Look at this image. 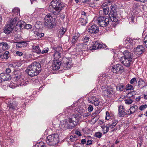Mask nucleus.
<instances>
[{
    "label": "nucleus",
    "mask_w": 147,
    "mask_h": 147,
    "mask_svg": "<svg viewBox=\"0 0 147 147\" xmlns=\"http://www.w3.org/2000/svg\"><path fill=\"white\" fill-rule=\"evenodd\" d=\"M126 89L127 90H131L133 89L134 88L132 85L128 84L127 85Z\"/></svg>",
    "instance_id": "43"
},
{
    "label": "nucleus",
    "mask_w": 147,
    "mask_h": 147,
    "mask_svg": "<svg viewBox=\"0 0 147 147\" xmlns=\"http://www.w3.org/2000/svg\"><path fill=\"white\" fill-rule=\"evenodd\" d=\"M61 63V62L59 60H54L50 68L53 70H57L60 68Z\"/></svg>",
    "instance_id": "8"
},
{
    "label": "nucleus",
    "mask_w": 147,
    "mask_h": 147,
    "mask_svg": "<svg viewBox=\"0 0 147 147\" xmlns=\"http://www.w3.org/2000/svg\"><path fill=\"white\" fill-rule=\"evenodd\" d=\"M132 60V59L122 57L121 58L120 61L125 66L128 67L130 66Z\"/></svg>",
    "instance_id": "10"
},
{
    "label": "nucleus",
    "mask_w": 147,
    "mask_h": 147,
    "mask_svg": "<svg viewBox=\"0 0 147 147\" xmlns=\"http://www.w3.org/2000/svg\"><path fill=\"white\" fill-rule=\"evenodd\" d=\"M35 34L37 36L38 38H40L44 35V34L42 33L36 32Z\"/></svg>",
    "instance_id": "38"
},
{
    "label": "nucleus",
    "mask_w": 147,
    "mask_h": 147,
    "mask_svg": "<svg viewBox=\"0 0 147 147\" xmlns=\"http://www.w3.org/2000/svg\"><path fill=\"white\" fill-rule=\"evenodd\" d=\"M41 70L40 64L38 62H34L28 67L26 71L29 76L33 77L38 74Z\"/></svg>",
    "instance_id": "1"
},
{
    "label": "nucleus",
    "mask_w": 147,
    "mask_h": 147,
    "mask_svg": "<svg viewBox=\"0 0 147 147\" xmlns=\"http://www.w3.org/2000/svg\"><path fill=\"white\" fill-rule=\"evenodd\" d=\"M118 121L117 120H114L113 121V123L111 124L112 126L115 127L118 123Z\"/></svg>",
    "instance_id": "50"
},
{
    "label": "nucleus",
    "mask_w": 147,
    "mask_h": 147,
    "mask_svg": "<svg viewBox=\"0 0 147 147\" xmlns=\"http://www.w3.org/2000/svg\"><path fill=\"white\" fill-rule=\"evenodd\" d=\"M117 90L118 91H122L124 89V85L122 84H118L116 87Z\"/></svg>",
    "instance_id": "33"
},
{
    "label": "nucleus",
    "mask_w": 147,
    "mask_h": 147,
    "mask_svg": "<svg viewBox=\"0 0 147 147\" xmlns=\"http://www.w3.org/2000/svg\"><path fill=\"white\" fill-rule=\"evenodd\" d=\"M92 141L91 140H88L86 144L87 145H90L92 144Z\"/></svg>",
    "instance_id": "63"
},
{
    "label": "nucleus",
    "mask_w": 147,
    "mask_h": 147,
    "mask_svg": "<svg viewBox=\"0 0 147 147\" xmlns=\"http://www.w3.org/2000/svg\"><path fill=\"white\" fill-rule=\"evenodd\" d=\"M103 9L104 14L107 15L108 14L109 11V8L107 6L105 7H104L103 8Z\"/></svg>",
    "instance_id": "34"
},
{
    "label": "nucleus",
    "mask_w": 147,
    "mask_h": 147,
    "mask_svg": "<svg viewBox=\"0 0 147 147\" xmlns=\"http://www.w3.org/2000/svg\"><path fill=\"white\" fill-rule=\"evenodd\" d=\"M55 52V53L53 54V57L55 59V60H58L61 57V53Z\"/></svg>",
    "instance_id": "24"
},
{
    "label": "nucleus",
    "mask_w": 147,
    "mask_h": 147,
    "mask_svg": "<svg viewBox=\"0 0 147 147\" xmlns=\"http://www.w3.org/2000/svg\"><path fill=\"white\" fill-rule=\"evenodd\" d=\"M88 109L89 112H91L93 111V108L91 105H90L88 107Z\"/></svg>",
    "instance_id": "47"
},
{
    "label": "nucleus",
    "mask_w": 147,
    "mask_h": 147,
    "mask_svg": "<svg viewBox=\"0 0 147 147\" xmlns=\"http://www.w3.org/2000/svg\"><path fill=\"white\" fill-rule=\"evenodd\" d=\"M109 130V129L108 127H107V125L106 127H104V128H103L104 133L106 134L107 133Z\"/></svg>",
    "instance_id": "46"
},
{
    "label": "nucleus",
    "mask_w": 147,
    "mask_h": 147,
    "mask_svg": "<svg viewBox=\"0 0 147 147\" xmlns=\"http://www.w3.org/2000/svg\"><path fill=\"white\" fill-rule=\"evenodd\" d=\"M25 25V22L23 21H20L18 22L16 25L17 26H18L19 28H23Z\"/></svg>",
    "instance_id": "32"
},
{
    "label": "nucleus",
    "mask_w": 147,
    "mask_h": 147,
    "mask_svg": "<svg viewBox=\"0 0 147 147\" xmlns=\"http://www.w3.org/2000/svg\"><path fill=\"white\" fill-rule=\"evenodd\" d=\"M79 36L78 34L77 36H73L72 40V43H75L76 41H77L78 38Z\"/></svg>",
    "instance_id": "36"
},
{
    "label": "nucleus",
    "mask_w": 147,
    "mask_h": 147,
    "mask_svg": "<svg viewBox=\"0 0 147 147\" xmlns=\"http://www.w3.org/2000/svg\"><path fill=\"white\" fill-rule=\"evenodd\" d=\"M86 19H84L83 18H81L79 19L78 23L82 25H85L87 23Z\"/></svg>",
    "instance_id": "25"
},
{
    "label": "nucleus",
    "mask_w": 147,
    "mask_h": 147,
    "mask_svg": "<svg viewBox=\"0 0 147 147\" xmlns=\"http://www.w3.org/2000/svg\"><path fill=\"white\" fill-rule=\"evenodd\" d=\"M127 41L130 44H131V45H132V43L133 42V41L131 39L129 38H127Z\"/></svg>",
    "instance_id": "53"
},
{
    "label": "nucleus",
    "mask_w": 147,
    "mask_h": 147,
    "mask_svg": "<svg viewBox=\"0 0 147 147\" xmlns=\"http://www.w3.org/2000/svg\"><path fill=\"white\" fill-rule=\"evenodd\" d=\"M62 65L65 69H70L72 65L71 59L70 58H64L63 59Z\"/></svg>",
    "instance_id": "6"
},
{
    "label": "nucleus",
    "mask_w": 147,
    "mask_h": 147,
    "mask_svg": "<svg viewBox=\"0 0 147 147\" xmlns=\"http://www.w3.org/2000/svg\"><path fill=\"white\" fill-rule=\"evenodd\" d=\"M23 76L19 75L16 76L15 77V80L18 82L17 83L18 85L21 86H25L27 83H25L23 80Z\"/></svg>",
    "instance_id": "11"
},
{
    "label": "nucleus",
    "mask_w": 147,
    "mask_h": 147,
    "mask_svg": "<svg viewBox=\"0 0 147 147\" xmlns=\"http://www.w3.org/2000/svg\"><path fill=\"white\" fill-rule=\"evenodd\" d=\"M53 49L55 52H57L62 53L63 50L62 48V47L60 46H58L56 47H54Z\"/></svg>",
    "instance_id": "30"
},
{
    "label": "nucleus",
    "mask_w": 147,
    "mask_h": 147,
    "mask_svg": "<svg viewBox=\"0 0 147 147\" xmlns=\"http://www.w3.org/2000/svg\"><path fill=\"white\" fill-rule=\"evenodd\" d=\"M32 28L31 25L29 24H25V25H24V28L26 29H29Z\"/></svg>",
    "instance_id": "45"
},
{
    "label": "nucleus",
    "mask_w": 147,
    "mask_h": 147,
    "mask_svg": "<svg viewBox=\"0 0 147 147\" xmlns=\"http://www.w3.org/2000/svg\"><path fill=\"white\" fill-rule=\"evenodd\" d=\"M51 15L50 14H48L45 16L44 18V20H47L51 21Z\"/></svg>",
    "instance_id": "40"
},
{
    "label": "nucleus",
    "mask_w": 147,
    "mask_h": 147,
    "mask_svg": "<svg viewBox=\"0 0 147 147\" xmlns=\"http://www.w3.org/2000/svg\"><path fill=\"white\" fill-rule=\"evenodd\" d=\"M11 71V70L9 68H7L6 69V74H9V73H10Z\"/></svg>",
    "instance_id": "64"
},
{
    "label": "nucleus",
    "mask_w": 147,
    "mask_h": 147,
    "mask_svg": "<svg viewBox=\"0 0 147 147\" xmlns=\"http://www.w3.org/2000/svg\"><path fill=\"white\" fill-rule=\"evenodd\" d=\"M116 14H111V16L109 17L111 20L113 22L116 23L118 21V18L116 17Z\"/></svg>",
    "instance_id": "23"
},
{
    "label": "nucleus",
    "mask_w": 147,
    "mask_h": 147,
    "mask_svg": "<svg viewBox=\"0 0 147 147\" xmlns=\"http://www.w3.org/2000/svg\"><path fill=\"white\" fill-rule=\"evenodd\" d=\"M44 24L47 28H52L55 27V23L52 22L51 21L44 20Z\"/></svg>",
    "instance_id": "16"
},
{
    "label": "nucleus",
    "mask_w": 147,
    "mask_h": 147,
    "mask_svg": "<svg viewBox=\"0 0 147 147\" xmlns=\"http://www.w3.org/2000/svg\"><path fill=\"white\" fill-rule=\"evenodd\" d=\"M138 107L137 105H134L131 107L129 109V111H128L127 114L129 115L134 113L138 110Z\"/></svg>",
    "instance_id": "19"
},
{
    "label": "nucleus",
    "mask_w": 147,
    "mask_h": 147,
    "mask_svg": "<svg viewBox=\"0 0 147 147\" xmlns=\"http://www.w3.org/2000/svg\"><path fill=\"white\" fill-rule=\"evenodd\" d=\"M17 55L19 56H22L23 55V53L21 52L17 51L16 52Z\"/></svg>",
    "instance_id": "55"
},
{
    "label": "nucleus",
    "mask_w": 147,
    "mask_h": 147,
    "mask_svg": "<svg viewBox=\"0 0 147 147\" xmlns=\"http://www.w3.org/2000/svg\"><path fill=\"white\" fill-rule=\"evenodd\" d=\"M117 6L115 5H112L111 7V13L113 12L112 14H116V8Z\"/></svg>",
    "instance_id": "27"
},
{
    "label": "nucleus",
    "mask_w": 147,
    "mask_h": 147,
    "mask_svg": "<svg viewBox=\"0 0 147 147\" xmlns=\"http://www.w3.org/2000/svg\"><path fill=\"white\" fill-rule=\"evenodd\" d=\"M63 6V3L59 0H53L50 3L49 10V11L54 14L56 13V12L54 11L55 10L57 11V13L58 14Z\"/></svg>",
    "instance_id": "2"
},
{
    "label": "nucleus",
    "mask_w": 147,
    "mask_h": 147,
    "mask_svg": "<svg viewBox=\"0 0 147 147\" xmlns=\"http://www.w3.org/2000/svg\"><path fill=\"white\" fill-rule=\"evenodd\" d=\"M98 23L101 26L105 27L108 26L109 23V18L107 17L100 16L97 19Z\"/></svg>",
    "instance_id": "5"
},
{
    "label": "nucleus",
    "mask_w": 147,
    "mask_h": 147,
    "mask_svg": "<svg viewBox=\"0 0 147 147\" xmlns=\"http://www.w3.org/2000/svg\"><path fill=\"white\" fill-rule=\"evenodd\" d=\"M99 31V28L98 26L96 24H94L91 26L89 29V32L91 34H96Z\"/></svg>",
    "instance_id": "12"
},
{
    "label": "nucleus",
    "mask_w": 147,
    "mask_h": 147,
    "mask_svg": "<svg viewBox=\"0 0 147 147\" xmlns=\"http://www.w3.org/2000/svg\"><path fill=\"white\" fill-rule=\"evenodd\" d=\"M86 142V140L85 139H82L81 141V142L82 144H84Z\"/></svg>",
    "instance_id": "62"
},
{
    "label": "nucleus",
    "mask_w": 147,
    "mask_h": 147,
    "mask_svg": "<svg viewBox=\"0 0 147 147\" xmlns=\"http://www.w3.org/2000/svg\"><path fill=\"white\" fill-rule=\"evenodd\" d=\"M90 113L89 112L83 114V116L84 117H87L88 116H89L90 115Z\"/></svg>",
    "instance_id": "51"
},
{
    "label": "nucleus",
    "mask_w": 147,
    "mask_h": 147,
    "mask_svg": "<svg viewBox=\"0 0 147 147\" xmlns=\"http://www.w3.org/2000/svg\"><path fill=\"white\" fill-rule=\"evenodd\" d=\"M100 103L99 100H97V101L93 103V104H94L96 106H98Z\"/></svg>",
    "instance_id": "59"
},
{
    "label": "nucleus",
    "mask_w": 147,
    "mask_h": 147,
    "mask_svg": "<svg viewBox=\"0 0 147 147\" xmlns=\"http://www.w3.org/2000/svg\"><path fill=\"white\" fill-rule=\"evenodd\" d=\"M18 19L17 18H14L13 19H12L11 20L10 22H9L8 23L11 26L12 25L14 27V25L16 24Z\"/></svg>",
    "instance_id": "31"
},
{
    "label": "nucleus",
    "mask_w": 147,
    "mask_h": 147,
    "mask_svg": "<svg viewBox=\"0 0 147 147\" xmlns=\"http://www.w3.org/2000/svg\"><path fill=\"white\" fill-rule=\"evenodd\" d=\"M9 53L8 51H6L4 53L0 54V58L1 59H7L9 57Z\"/></svg>",
    "instance_id": "21"
},
{
    "label": "nucleus",
    "mask_w": 147,
    "mask_h": 147,
    "mask_svg": "<svg viewBox=\"0 0 147 147\" xmlns=\"http://www.w3.org/2000/svg\"><path fill=\"white\" fill-rule=\"evenodd\" d=\"M106 120H109L110 119L109 114L108 111L106 112V116L105 117Z\"/></svg>",
    "instance_id": "48"
},
{
    "label": "nucleus",
    "mask_w": 147,
    "mask_h": 147,
    "mask_svg": "<svg viewBox=\"0 0 147 147\" xmlns=\"http://www.w3.org/2000/svg\"><path fill=\"white\" fill-rule=\"evenodd\" d=\"M71 121V123L73 127L76 125L79 121L78 117L77 114H74L71 116V118L68 120Z\"/></svg>",
    "instance_id": "9"
},
{
    "label": "nucleus",
    "mask_w": 147,
    "mask_h": 147,
    "mask_svg": "<svg viewBox=\"0 0 147 147\" xmlns=\"http://www.w3.org/2000/svg\"><path fill=\"white\" fill-rule=\"evenodd\" d=\"M49 51V49L47 48V49H44L43 50H42L41 52L43 54L44 53H47Z\"/></svg>",
    "instance_id": "52"
},
{
    "label": "nucleus",
    "mask_w": 147,
    "mask_h": 147,
    "mask_svg": "<svg viewBox=\"0 0 147 147\" xmlns=\"http://www.w3.org/2000/svg\"><path fill=\"white\" fill-rule=\"evenodd\" d=\"M59 142V135L57 134H54L48 136L46 142L50 146H54Z\"/></svg>",
    "instance_id": "3"
},
{
    "label": "nucleus",
    "mask_w": 147,
    "mask_h": 147,
    "mask_svg": "<svg viewBox=\"0 0 147 147\" xmlns=\"http://www.w3.org/2000/svg\"><path fill=\"white\" fill-rule=\"evenodd\" d=\"M71 121L65 119L60 122L59 127L61 130H64L66 129H72L73 127L71 123Z\"/></svg>",
    "instance_id": "4"
},
{
    "label": "nucleus",
    "mask_w": 147,
    "mask_h": 147,
    "mask_svg": "<svg viewBox=\"0 0 147 147\" xmlns=\"http://www.w3.org/2000/svg\"><path fill=\"white\" fill-rule=\"evenodd\" d=\"M136 91L133 90L129 92L127 94V97L129 98H131L136 94Z\"/></svg>",
    "instance_id": "29"
},
{
    "label": "nucleus",
    "mask_w": 147,
    "mask_h": 147,
    "mask_svg": "<svg viewBox=\"0 0 147 147\" xmlns=\"http://www.w3.org/2000/svg\"><path fill=\"white\" fill-rule=\"evenodd\" d=\"M89 37L88 36H86L83 38L82 40L84 42H87L89 41Z\"/></svg>",
    "instance_id": "42"
},
{
    "label": "nucleus",
    "mask_w": 147,
    "mask_h": 147,
    "mask_svg": "<svg viewBox=\"0 0 147 147\" xmlns=\"http://www.w3.org/2000/svg\"><path fill=\"white\" fill-rule=\"evenodd\" d=\"M123 71V67L119 64H117L113 66V71L114 73L121 74Z\"/></svg>",
    "instance_id": "7"
},
{
    "label": "nucleus",
    "mask_w": 147,
    "mask_h": 147,
    "mask_svg": "<svg viewBox=\"0 0 147 147\" xmlns=\"http://www.w3.org/2000/svg\"><path fill=\"white\" fill-rule=\"evenodd\" d=\"M113 88H111L108 87L107 89V90L105 92L104 94L106 96L109 95L113 94Z\"/></svg>",
    "instance_id": "22"
},
{
    "label": "nucleus",
    "mask_w": 147,
    "mask_h": 147,
    "mask_svg": "<svg viewBox=\"0 0 147 147\" xmlns=\"http://www.w3.org/2000/svg\"><path fill=\"white\" fill-rule=\"evenodd\" d=\"M16 43H17L16 45V47L18 48L24 47H26L27 45L26 42L24 41L17 42Z\"/></svg>",
    "instance_id": "20"
},
{
    "label": "nucleus",
    "mask_w": 147,
    "mask_h": 147,
    "mask_svg": "<svg viewBox=\"0 0 147 147\" xmlns=\"http://www.w3.org/2000/svg\"><path fill=\"white\" fill-rule=\"evenodd\" d=\"M84 2L87 3H90L91 4H93L92 0H85Z\"/></svg>",
    "instance_id": "56"
},
{
    "label": "nucleus",
    "mask_w": 147,
    "mask_h": 147,
    "mask_svg": "<svg viewBox=\"0 0 147 147\" xmlns=\"http://www.w3.org/2000/svg\"><path fill=\"white\" fill-rule=\"evenodd\" d=\"M107 88L108 87H106V86H102V91L104 92V94L105 93V92L107 90Z\"/></svg>",
    "instance_id": "49"
},
{
    "label": "nucleus",
    "mask_w": 147,
    "mask_h": 147,
    "mask_svg": "<svg viewBox=\"0 0 147 147\" xmlns=\"http://www.w3.org/2000/svg\"><path fill=\"white\" fill-rule=\"evenodd\" d=\"M147 107V105L146 104L141 105L139 107V109L141 111L144 110L145 108Z\"/></svg>",
    "instance_id": "44"
},
{
    "label": "nucleus",
    "mask_w": 147,
    "mask_h": 147,
    "mask_svg": "<svg viewBox=\"0 0 147 147\" xmlns=\"http://www.w3.org/2000/svg\"><path fill=\"white\" fill-rule=\"evenodd\" d=\"M13 28V26H11L8 23L5 26L4 32L6 34H9L11 32Z\"/></svg>",
    "instance_id": "13"
},
{
    "label": "nucleus",
    "mask_w": 147,
    "mask_h": 147,
    "mask_svg": "<svg viewBox=\"0 0 147 147\" xmlns=\"http://www.w3.org/2000/svg\"><path fill=\"white\" fill-rule=\"evenodd\" d=\"M144 48L142 45L138 46L134 51L136 54L140 55L143 53L144 52Z\"/></svg>",
    "instance_id": "15"
},
{
    "label": "nucleus",
    "mask_w": 147,
    "mask_h": 147,
    "mask_svg": "<svg viewBox=\"0 0 147 147\" xmlns=\"http://www.w3.org/2000/svg\"><path fill=\"white\" fill-rule=\"evenodd\" d=\"M107 125V127H108L109 129V128L112 129L114 127V126H112V125L110 123H108Z\"/></svg>",
    "instance_id": "60"
},
{
    "label": "nucleus",
    "mask_w": 147,
    "mask_h": 147,
    "mask_svg": "<svg viewBox=\"0 0 147 147\" xmlns=\"http://www.w3.org/2000/svg\"><path fill=\"white\" fill-rule=\"evenodd\" d=\"M75 134H76L79 136H81V134L80 132L78 131H77V130L75 132Z\"/></svg>",
    "instance_id": "58"
},
{
    "label": "nucleus",
    "mask_w": 147,
    "mask_h": 147,
    "mask_svg": "<svg viewBox=\"0 0 147 147\" xmlns=\"http://www.w3.org/2000/svg\"><path fill=\"white\" fill-rule=\"evenodd\" d=\"M1 48L3 51L8 49V47L7 43V42H2Z\"/></svg>",
    "instance_id": "28"
},
{
    "label": "nucleus",
    "mask_w": 147,
    "mask_h": 147,
    "mask_svg": "<svg viewBox=\"0 0 147 147\" xmlns=\"http://www.w3.org/2000/svg\"><path fill=\"white\" fill-rule=\"evenodd\" d=\"M98 42H96L92 46V49L93 50H96L98 49Z\"/></svg>",
    "instance_id": "37"
},
{
    "label": "nucleus",
    "mask_w": 147,
    "mask_h": 147,
    "mask_svg": "<svg viewBox=\"0 0 147 147\" xmlns=\"http://www.w3.org/2000/svg\"><path fill=\"white\" fill-rule=\"evenodd\" d=\"M11 79V77L9 74H5L3 73H2L0 74V80H1L2 81L9 80Z\"/></svg>",
    "instance_id": "14"
},
{
    "label": "nucleus",
    "mask_w": 147,
    "mask_h": 147,
    "mask_svg": "<svg viewBox=\"0 0 147 147\" xmlns=\"http://www.w3.org/2000/svg\"><path fill=\"white\" fill-rule=\"evenodd\" d=\"M123 54L124 55V56H123L124 57L132 59L133 58V54L127 50L124 51L123 52Z\"/></svg>",
    "instance_id": "17"
},
{
    "label": "nucleus",
    "mask_w": 147,
    "mask_h": 147,
    "mask_svg": "<svg viewBox=\"0 0 147 147\" xmlns=\"http://www.w3.org/2000/svg\"><path fill=\"white\" fill-rule=\"evenodd\" d=\"M136 79L135 78H133L132 79L130 80V83L131 84H133L135 81L136 80Z\"/></svg>",
    "instance_id": "57"
},
{
    "label": "nucleus",
    "mask_w": 147,
    "mask_h": 147,
    "mask_svg": "<svg viewBox=\"0 0 147 147\" xmlns=\"http://www.w3.org/2000/svg\"><path fill=\"white\" fill-rule=\"evenodd\" d=\"M70 139L71 140V142H73L75 140V138H74L72 136H70Z\"/></svg>",
    "instance_id": "61"
},
{
    "label": "nucleus",
    "mask_w": 147,
    "mask_h": 147,
    "mask_svg": "<svg viewBox=\"0 0 147 147\" xmlns=\"http://www.w3.org/2000/svg\"><path fill=\"white\" fill-rule=\"evenodd\" d=\"M102 136V134L100 132H96L94 134V136L98 138H100Z\"/></svg>",
    "instance_id": "41"
},
{
    "label": "nucleus",
    "mask_w": 147,
    "mask_h": 147,
    "mask_svg": "<svg viewBox=\"0 0 147 147\" xmlns=\"http://www.w3.org/2000/svg\"><path fill=\"white\" fill-rule=\"evenodd\" d=\"M134 99H132L131 98H129L125 100V101L126 104L128 105L131 104L133 101Z\"/></svg>",
    "instance_id": "35"
},
{
    "label": "nucleus",
    "mask_w": 147,
    "mask_h": 147,
    "mask_svg": "<svg viewBox=\"0 0 147 147\" xmlns=\"http://www.w3.org/2000/svg\"><path fill=\"white\" fill-rule=\"evenodd\" d=\"M127 113L124 111V109L123 108V106L122 105H120L119 107V113L118 114L120 117H123Z\"/></svg>",
    "instance_id": "18"
},
{
    "label": "nucleus",
    "mask_w": 147,
    "mask_h": 147,
    "mask_svg": "<svg viewBox=\"0 0 147 147\" xmlns=\"http://www.w3.org/2000/svg\"><path fill=\"white\" fill-rule=\"evenodd\" d=\"M33 48L35 52L38 54L40 53L41 52V50L39 47V46H33Z\"/></svg>",
    "instance_id": "26"
},
{
    "label": "nucleus",
    "mask_w": 147,
    "mask_h": 147,
    "mask_svg": "<svg viewBox=\"0 0 147 147\" xmlns=\"http://www.w3.org/2000/svg\"><path fill=\"white\" fill-rule=\"evenodd\" d=\"M91 100L90 101V103H91L92 104H93V103L96 102L97 101V100H98V98H96L95 96H92L91 98Z\"/></svg>",
    "instance_id": "39"
},
{
    "label": "nucleus",
    "mask_w": 147,
    "mask_h": 147,
    "mask_svg": "<svg viewBox=\"0 0 147 147\" xmlns=\"http://www.w3.org/2000/svg\"><path fill=\"white\" fill-rule=\"evenodd\" d=\"M66 31V30L65 29H63V30H61L59 31V33L60 34H63Z\"/></svg>",
    "instance_id": "54"
}]
</instances>
